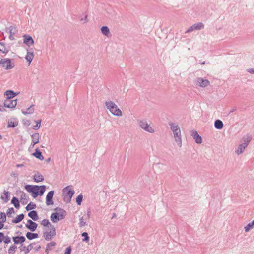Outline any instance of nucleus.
I'll list each match as a JSON object with an SVG mask.
<instances>
[{"mask_svg": "<svg viewBox=\"0 0 254 254\" xmlns=\"http://www.w3.org/2000/svg\"><path fill=\"white\" fill-rule=\"evenodd\" d=\"M254 225V220L251 222L249 223L247 226L244 227L245 232H249L250 229H252Z\"/></svg>", "mask_w": 254, "mask_h": 254, "instance_id": "obj_29", "label": "nucleus"}, {"mask_svg": "<svg viewBox=\"0 0 254 254\" xmlns=\"http://www.w3.org/2000/svg\"><path fill=\"white\" fill-rule=\"evenodd\" d=\"M0 66L5 69L8 70L14 67V64L10 59L8 58L2 59L0 61Z\"/></svg>", "mask_w": 254, "mask_h": 254, "instance_id": "obj_6", "label": "nucleus"}, {"mask_svg": "<svg viewBox=\"0 0 254 254\" xmlns=\"http://www.w3.org/2000/svg\"><path fill=\"white\" fill-rule=\"evenodd\" d=\"M54 195V191L49 192L46 196V204L48 205L53 204L52 198Z\"/></svg>", "mask_w": 254, "mask_h": 254, "instance_id": "obj_17", "label": "nucleus"}, {"mask_svg": "<svg viewBox=\"0 0 254 254\" xmlns=\"http://www.w3.org/2000/svg\"><path fill=\"white\" fill-rule=\"evenodd\" d=\"M33 155L36 158L40 159V160H44V157L42 155L41 152L38 149H36L35 150V152L33 154Z\"/></svg>", "mask_w": 254, "mask_h": 254, "instance_id": "obj_24", "label": "nucleus"}, {"mask_svg": "<svg viewBox=\"0 0 254 254\" xmlns=\"http://www.w3.org/2000/svg\"><path fill=\"white\" fill-rule=\"evenodd\" d=\"M15 249V246H11L9 248V250H8V252L9 253H12L13 251H14Z\"/></svg>", "mask_w": 254, "mask_h": 254, "instance_id": "obj_44", "label": "nucleus"}, {"mask_svg": "<svg viewBox=\"0 0 254 254\" xmlns=\"http://www.w3.org/2000/svg\"><path fill=\"white\" fill-rule=\"evenodd\" d=\"M26 227L31 231H34L37 229V224L32 220H28L26 224Z\"/></svg>", "mask_w": 254, "mask_h": 254, "instance_id": "obj_13", "label": "nucleus"}, {"mask_svg": "<svg viewBox=\"0 0 254 254\" xmlns=\"http://www.w3.org/2000/svg\"><path fill=\"white\" fill-rule=\"evenodd\" d=\"M9 194L8 191H5L2 195H1V199L5 202L9 200Z\"/></svg>", "mask_w": 254, "mask_h": 254, "instance_id": "obj_27", "label": "nucleus"}, {"mask_svg": "<svg viewBox=\"0 0 254 254\" xmlns=\"http://www.w3.org/2000/svg\"><path fill=\"white\" fill-rule=\"evenodd\" d=\"M0 216V219L2 220V222H5L6 221V215L3 213H1Z\"/></svg>", "mask_w": 254, "mask_h": 254, "instance_id": "obj_42", "label": "nucleus"}, {"mask_svg": "<svg viewBox=\"0 0 254 254\" xmlns=\"http://www.w3.org/2000/svg\"><path fill=\"white\" fill-rule=\"evenodd\" d=\"M74 194V190L72 186H68L62 190V197L64 201L69 202Z\"/></svg>", "mask_w": 254, "mask_h": 254, "instance_id": "obj_3", "label": "nucleus"}, {"mask_svg": "<svg viewBox=\"0 0 254 254\" xmlns=\"http://www.w3.org/2000/svg\"><path fill=\"white\" fill-rule=\"evenodd\" d=\"M11 203L16 208H18L20 206L19 200L15 197L12 198Z\"/></svg>", "mask_w": 254, "mask_h": 254, "instance_id": "obj_32", "label": "nucleus"}, {"mask_svg": "<svg viewBox=\"0 0 254 254\" xmlns=\"http://www.w3.org/2000/svg\"><path fill=\"white\" fill-rule=\"evenodd\" d=\"M34 112V108L32 106L30 107L27 109L26 111H23V113L24 114H31Z\"/></svg>", "mask_w": 254, "mask_h": 254, "instance_id": "obj_38", "label": "nucleus"}, {"mask_svg": "<svg viewBox=\"0 0 254 254\" xmlns=\"http://www.w3.org/2000/svg\"><path fill=\"white\" fill-rule=\"evenodd\" d=\"M3 104L6 108L13 109L17 105V99H5Z\"/></svg>", "mask_w": 254, "mask_h": 254, "instance_id": "obj_9", "label": "nucleus"}, {"mask_svg": "<svg viewBox=\"0 0 254 254\" xmlns=\"http://www.w3.org/2000/svg\"><path fill=\"white\" fill-rule=\"evenodd\" d=\"M24 166V164H17V165H16V167H17V168H19V167H23Z\"/></svg>", "mask_w": 254, "mask_h": 254, "instance_id": "obj_49", "label": "nucleus"}, {"mask_svg": "<svg viewBox=\"0 0 254 254\" xmlns=\"http://www.w3.org/2000/svg\"><path fill=\"white\" fill-rule=\"evenodd\" d=\"M24 218V215L23 214L17 215L14 219L12 220V222L14 223H18V222L22 221Z\"/></svg>", "mask_w": 254, "mask_h": 254, "instance_id": "obj_28", "label": "nucleus"}, {"mask_svg": "<svg viewBox=\"0 0 254 254\" xmlns=\"http://www.w3.org/2000/svg\"><path fill=\"white\" fill-rule=\"evenodd\" d=\"M82 236L84 237L83 239V241H87L89 240V237L88 236V234L86 232H84L82 234Z\"/></svg>", "mask_w": 254, "mask_h": 254, "instance_id": "obj_41", "label": "nucleus"}, {"mask_svg": "<svg viewBox=\"0 0 254 254\" xmlns=\"http://www.w3.org/2000/svg\"><path fill=\"white\" fill-rule=\"evenodd\" d=\"M240 145H242V146L244 147V148H246L248 145V143L243 142V143L241 144Z\"/></svg>", "mask_w": 254, "mask_h": 254, "instance_id": "obj_48", "label": "nucleus"}, {"mask_svg": "<svg viewBox=\"0 0 254 254\" xmlns=\"http://www.w3.org/2000/svg\"><path fill=\"white\" fill-rule=\"evenodd\" d=\"M214 127L217 129H221L223 127V123L222 121L217 119L214 122Z\"/></svg>", "mask_w": 254, "mask_h": 254, "instance_id": "obj_21", "label": "nucleus"}, {"mask_svg": "<svg viewBox=\"0 0 254 254\" xmlns=\"http://www.w3.org/2000/svg\"><path fill=\"white\" fill-rule=\"evenodd\" d=\"M2 139V136L0 134V139Z\"/></svg>", "mask_w": 254, "mask_h": 254, "instance_id": "obj_55", "label": "nucleus"}, {"mask_svg": "<svg viewBox=\"0 0 254 254\" xmlns=\"http://www.w3.org/2000/svg\"><path fill=\"white\" fill-rule=\"evenodd\" d=\"M28 216L34 221H36L38 219L37 213L35 211L33 210L30 211L28 213Z\"/></svg>", "mask_w": 254, "mask_h": 254, "instance_id": "obj_25", "label": "nucleus"}, {"mask_svg": "<svg viewBox=\"0 0 254 254\" xmlns=\"http://www.w3.org/2000/svg\"><path fill=\"white\" fill-rule=\"evenodd\" d=\"M18 125V121L15 119H10L8 121V127H14Z\"/></svg>", "mask_w": 254, "mask_h": 254, "instance_id": "obj_18", "label": "nucleus"}, {"mask_svg": "<svg viewBox=\"0 0 254 254\" xmlns=\"http://www.w3.org/2000/svg\"><path fill=\"white\" fill-rule=\"evenodd\" d=\"M33 179L36 182H40L44 180V177L41 174L37 173L34 175Z\"/></svg>", "mask_w": 254, "mask_h": 254, "instance_id": "obj_22", "label": "nucleus"}, {"mask_svg": "<svg viewBox=\"0 0 254 254\" xmlns=\"http://www.w3.org/2000/svg\"><path fill=\"white\" fill-rule=\"evenodd\" d=\"M205 64V62L204 61V62H203L202 63H201V64Z\"/></svg>", "mask_w": 254, "mask_h": 254, "instance_id": "obj_51", "label": "nucleus"}, {"mask_svg": "<svg viewBox=\"0 0 254 254\" xmlns=\"http://www.w3.org/2000/svg\"><path fill=\"white\" fill-rule=\"evenodd\" d=\"M2 111V108H1V106H0V111Z\"/></svg>", "mask_w": 254, "mask_h": 254, "instance_id": "obj_53", "label": "nucleus"}, {"mask_svg": "<svg viewBox=\"0 0 254 254\" xmlns=\"http://www.w3.org/2000/svg\"><path fill=\"white\" fill-rule=\"evenodd\" d=\"M195 83L201 87H205L210 84V82L207 79L199 77L196 79Z\"/></svg>", "mask_w": 254, "mask_h": 254, "instance_id": "obj_11", "label": "nucleus"}, {"mask_svg": "<svg viewBox=\"0 0 254 254\" xmlns=\"http://www.w3.org/2000/svg\"><path fill=\"white\" fill-rule=\"evenodd\" d=\"M83 196L81 194L79 195L76 198V202L78 204V205H81V202L82 201Z\"/></svg>", "mask_w": 254, "mask_h": 254, "instance_id": "obj_37", "label": "nucleus"}, {"mask_svg": "<svg viewBox=\"0 0 254 254\" xmlns=\"http://www.w3.org/2000/svg\"><path fill=\"white\" fill-rule=\"evenodd\" d=\"M191 136L195 139V141L196 143L200 144L202 142V138L199 135L197 131L195 130H192L191 131Z\"/></svg>", "mask_w": 254, "mask_h": 254, "instance_id": "obj_12", "label": "nucleus"}, {"mask_svg": "<svg viewBox=\"0 0 254 254\" xmlns=\"http://www.w3.org/2000/svg\"><path fill=\"white\" fill-rule=\"evenodd\" d=\"M105 105L107 108L114 116H121L122 115V112L121 110L118 108L117 105L113 102L107 101L105 103Z\"/></svg>", "mask_w": 254, "mask_h": 254, "instance_id": "obj_4", "label": "nucleus"}, {"mask_svg": "<svg viewBox=\"0 0 254 254\" xmlns=\"http://www.w3.org/2000/svg\"><path fill=\"white\" fill-rule=\"evenodd\" d=\"M31 137H32V143L31 144H32V146H34L35 144H36L39 142L40 135H39V133H35L31 135Z\"/></svg>", "mask_w": 254, "mask_h": 254, "instance_id": "obj_19", "label": "nucleus"}, {"mask_svg": "<svg viewBox=\"0 0 254 254\" xmlns=\"http://www.w3.org/2000/svg\"><path fill=\"white\" fill-rule=\"evenodd\" d=\"M71 251V249L70 247H68L66 249L65 252L64 254H70Z\"/></svg>", "mask_w": 254, "mask_h": 254, "instance_id": "obj_43", "label": "nucleus"}, {"mask_svg": "<svg viewBox=\"0 0 254 254\" xmlns=\"http://www.w3.org/2000/svg\"><path fill=\"white\" fill-rule=\"evenodd\" d=\"M26 237L29 240H32L38 238V235L37 233H32L31 232H27L26 234Z\"/></svg>", "mask_w": 254, "mask_h": 254, "instance_id": "obj_26", "label": "nucleus"}, {"mask_svg": "<svg viewBox=\"0 0 254 254\" xmlns=\"http://www.w3.org/2000/svg\"><path fill=\"white\" fill-rule=\"evenodd\" d=\"M26 190L31 193L34 198L37 197L38 195H42L45 191V186H32L27 185L25 186Z\"/></svg>", "mask_w": 254, "mask_h": 254, "instance_id": "obj_1", "label": "nucleus"}, {"mask_svg": "<svg viewBox=\"0 0 254 254\" xmlns=\"http://www.w3.org/2000/svg\"><path fill=\"white\" fill-rule=\"evenodd\" d=\"M2 242H4L5 244H8L10 243L11 239L8 236H5L3 233L0 232V243Z\"/></svg>", "mask_w": 254, "mask_h": 254, "instance_id": "obj_15", "label": "nucleus"}, {"mask_svg": "<svg viewBox=\"0 0 254 254\" xmlns=\"http://www.w3.org/2000/svg\"><path fill=\"white\" fill-rule=\"evenodd\" d=\"M245 149V148L242 146V145L240 144L235 152L238 155H239L244 152Z\"/></svg>", "mask_w": 254, "mask_h": 254, "instance_id": "obj_34", "label": "nucleus"}, {"mask_svg": "<svg viewBox=\"0 0 254 254\" xmlns=\"http://www.w3.org/2000/svg\"><path fill=\"white\" fill-rule=\"evenodd\" d=\"M36 207V205L32 203H30L27 205L26 207V209L27 211H29L32 209H34Z\"/></svg>", "mask_w": 254, "mask_h": 254, "instance_id": "obj_36", "label": "nucleus"}, {"mask_svg": "<svg viewBox=\"0 0 254 254\" xmlns=\"http://www.w3.org/2000/svg\"><path fill=\"white\" fill-rule=\"evenodd\" d=\"M101 31L104 35L107 36H109L110 34V30L109 29L107 26H103L101 28Z\"/></svg>", "mask_w": 254, "mask_h": 254, "instance_id": "obj_30", "label": "nucleus"}, {"mask_svg": "<svg viewBox=\"0 0 254 254\" xmlns=\"http://www.w3.org/2000/svg\"><path fill=\"white\" fill-rule=\"evenodd\" d=\"M247 71L251 74H254V68H249L247 69Z\"/></svg>", "mask_w": 254, "mask_h": 254, "instance_id": "obj_45", "label": "nucleus"}, {"mask_svg": "<svg viewBox=\"0 0 254 254\" xmlns=\"http://www.w3.org/2000/svg\"><path fill=\"white\" fill-rule=\"evenodd\" d=\"M0 52L3 54H7L8 52V50L5 47L3 43L0 42Z\"/></svg>", "mask_w": 254, "mask_h": 254, "instance_id": "obj_31", "label": "nucleus"}, {"mask_svg": "<svg viewBox=\"0 0 254 254\" xmlns=\"http://www.w3.org/2000/svg\"><path fill=\"white\" fill-rule=\"evenodd\" d=\"M66 214V211L64 210H57L55 213L51 214L50 217L51 220L53 223H56L59 220L64 219Z\"/></svg>", "mask_w": 254, "mask_h": 254, "instance_id": "obj_5", "label": "nucleus"}, {"mask_svg": "<svg viewBox=\"0 0 254 254\" xmlns=\"http://www.w3.org/2000/svg\"><path fill=\"white\" fill-rule=\"evenodd\" d=\"M13 241L16 244L22 243L25 241V238L24 236H17L13 238Z\"/></svg>", "mask_w": 254, "mask_h": 254, "instance_id": "obj_23", "label": "nucleus"}, {"mask_svg": "<svg viewBox=\"0 0 254 254\" xmlns=\"http://www.w3.org/2000/svg\"><path fill=\"white\" fill-rule=\"evenodd\" d=\"M41 224L45 227H49L50 226L52 225V224L50 223L48 219H44L41 222Z\"/></svg>", "mask_w": 254, "mask_h": 254, "instance_id": "obj_33", "label": "nucleus"}, {"mask_svg": "<svg viewBox=\"0 0 254 254\" xmlns=\"http://www.w3.org/2000/svg\"><path fill=\"white\" fill-rule=\"evenodd\" d=\"M24 40L23 42L28 46L32 45L34 43V41L31 36L29 35H24L23 36Z\"/></svg>", "mask_w": 254, "mask_h": 254, "instance_id": "obj_14", "label": "nucleus"}, {"mask_svg": "<svg viewBox=\"0 0 254 254\" xmlns=\"http://www.w3.org/2000/svg\"><path fill=\"white\" fill-rule=\"evenodd\" d=\"M204 25L202 22H198L193 24L191 26L186 32V33H189L192 32L194 30H199L203 29Z\"/></svg>", "mask_w": 254, "mask_h": 254, "instance_id": "obj_10", "label": "nucleus"}, {"mask_svg": "<svg viewBox=\"0 0 254 254\" xmlns=\"http://www.w3.org/2000/svg\"><path fill=\"white\" fill-rule=\"evenodd\" d=\"M48 228V229L44 233V236L46 239L49 240L56 235V230L52 225Z\"/></svg>", "mask_w": 254, "mask_h": 254, "instance_id": "obj_8", "label": "nucleus"}, {"mask_svg": "<svg viewBox=\"0 0 254 254\" xmlns=\"http://www.w3.org/2000/svg\"><path fill=\"white\" fill-rule=\"evenodd\" d=\"M18 93L14 92L12 90H7L4 92V96L6 97V99H12L15 96L17 95Z\"/></svg>", "mask_w": 254, "mask_h": 254, "instance_id": "obj_16", "label": "nucleus"}, {"mask_svg": "<svg viewBox=\"0 0 254 254\" xmlns=\"http://www.w3.org/2000/svg\"><path fill=\"white\" fill-rule=\"evenodd\" d=\"M171 130L174 134V137L177 144L181 146L182 145V138L181 135V130L178 125H175L174 123H169Z\"/></svg>", "mask_w": 254, "mask_h": 254, "instance_id": "obj_2", "label": "nucleus"}, {"mask_svg": "<svg viewBox=\"0 0 254 254\" xmlns=\"http://www.w3.org/2000/svg\"><path fill=\"white\" fill-rule=\"evenodd\" d=\"M252 139V137L250 135L247 134L246 137H244L243 138V142L248 143L249 144V142Z\"/></svg>", "mask_w": 254, "mask_h": 254, "instance_id": "obj_35", "label": "nucleus"}, {"mask_svg": "<svg viewBox=\"0 0 254 254\" xmlns=\"http://www.w3.org/2000/svg\"><path fill=\"white\" fill-rule=\"evenodd\" d=\"M234 110H235V109H233V110H231L230 112V113L233 112Z\"/></svg>", "mask_w": 254, "mask_h": 254, "instance_id": "obj_52", "label": "nucleus"}, {"mask_svg": "<svg viewBox=\"0 0 254 254\" xmlns=\"http://www.w3.org/2000/svg\"><path fill=\"white\" fill-rule=\"evenodd\" d=\"M20 193L21 194V196L22 198H24V199L26 198L27 196H26V194L23 192L21 191Z\"/></svg>", "mask_w": 254, "mask_h": 254, "instance_id": "obj_47", "label": "nucleus"}, {"mask_svg": "<svg viewBox=\"0 0 254 254\" xmlns=\"http://www.w3.org/2000/svg\"><path fill=\"white\" fill-rule=\"evenodd\" d=\"M138 123L139 127L149 133L154 132V130L152 127H150L149 125L147 123V121L145 120H138Z\"/></svg>", "mask_w": 254, "mask_h": 254, "instance_id": "obj_7", "label": "nucleus"}, {"mask_svg": "<svg viewBox=\"0 0 254 254\" xmlns=\"http://www.w3.org/2000/svg\"><path fill=\"white\" fill-rule=\"evenodd\" d=\"M41 120H40L37 122L36 125L33 127L34 129L37 130L40 128V125H41Z\"/></svg>", "mask_w": 254, "mask_h": 254, "instance_id": "obj_40", "label": "nucleus"}, {"mask_svg": "<svg viewBox=\"0 0 254 254\" xmlns=\"http://www.w3.org/2000/svg\"><path fill=\"white\" fill-rule=\"evenodd\" d=\"M14 209L13 208H10L7 211V215L8 216H10L12 214H14Z\"/></svg>", "mask_w": 254, "mask_h": 254, "instance_id": "obj_39", "label": "nucleus"}, {"mask_svg": "<svg viewBox=\"0 0 254 254\" xmlns=\"http://www.w3.org/2000/svg\"><path fill=\"white\" fill-rule=\"evenodd\" d=\"M80 224L81 226H84L85 225V222L83 221V218L80 219Z\"/></svg>", "mask_w": 254, "mask_h": 254, "instance_id": "obj_46", "label": "nucleus"}, {"mask_svg": "<svg viewBox=\"0 0 254 254\" xmlns=\"http://www.w3.org/2000/svg\"><path fill=\"white\" fill-rule=\"evenodd\" d=\"M50 161V159L49 158L48 160H47V162H49Z\"/></svg>", "mask_w": 254, "mask_h": 254, "instance_id": "obj_54", "label": "nucleus"}, {"mask_svg": "<svg viewBox=\"0 0 254 254\" xmlns=\"http://www.w3.org/2000/svg\"><path fill=\"white\" fill-rule=\"evenodd\" d=\"M34 57V54L33 52H28L25 56V59L28 62V65H30L31 62L32 61Z\"/></svg>", "mask_w": 254, "mask_h": 254, "instance_id": "obj_20", "label": "nucleus"}, {"mask_svg": "<svg viewBox=\"0 0 254 254\" xmlns=\"http://www.w3.org/2000/svg\"><path fill=\"white\" fill-rule=\"evenodd\" d=\"M4 226V224L2 223V222H0V230Z\"/></svg>", "mask_w": 254, "mask_h": 254, "instance_id": "obj_50", "label": "nucleus"}]
</instances>
